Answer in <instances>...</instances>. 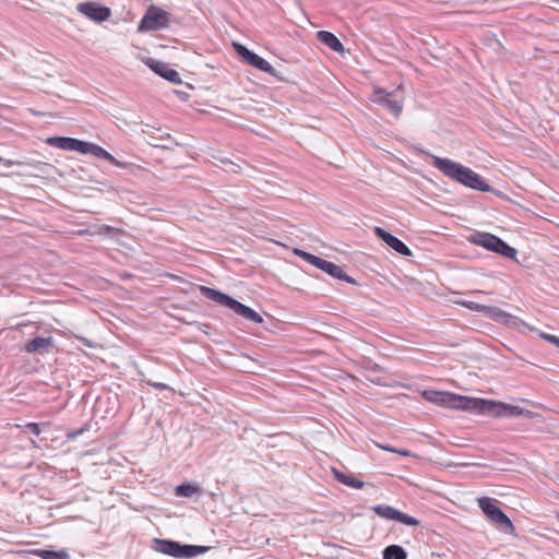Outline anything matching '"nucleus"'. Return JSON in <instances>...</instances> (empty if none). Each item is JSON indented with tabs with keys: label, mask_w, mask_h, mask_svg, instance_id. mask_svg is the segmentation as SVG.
I'll list each match as a JSON object with an SVG mask.
<instances>
[{
	"label": "nucleus",
	"mask_w": 559,
	"mask_h": 559,
	"mask_svg": "<svg viewBox=\"0 0 559 559\" xmlns=\"http://www.w3.org/2000/svg\"><path fill=\"white\" fill-rule=\"evenodd\" d=\"M372 511L382 519L396 521L408 526H417L420 524L417 519L388 504H377L372 507Z\"/></svg>",
	"instance_id": "obj_10"
},
{
	"label": "nucleus",
	"mask_w": 559,
	"mask_h": 559,
	"mask_svg": "<svg viewBox=\"0 0 559 559\" xmlns=\"http://www.w3.org/2000/svg\"><path fill=\"white\" fill-rule=\"evenodd\" d=\"M234 48L238 56H240L248 64L263 71L267 74L275 75V69L265 59L257 55L255 52L248 49L246 46L239 43H234Z\"/></svg>",
	"instance_id": "obj_9"
},
{
	"label": "nucleus",
	"mask_w": 559,
	"mask_h": 559,
	"mask_svg": "<svg viewBox=\"0 0 559 559\" xmlns=\"http://www.w3.org/2000/svg\"><path fill=\"white\" fill-rule=\"evenodd\" d=\"M2 162V157L0 156V163Z\"/></svg>",
	"instance_id": "obj_37"
},
{
	"label": "nucleus",
	"mask_w": 559,
	"mask_h": 559,
	"mask_svg": "<svg viewBox=\"0 0 559 559\" xmlns=\"http://www.w3.org/2000/svg\"><path fill=\"white\" fill-rule=\"evenodd\" d=\"M431 159L433 167H436L450 179L455 180L474 190L483 192L491 190L490 186L485 181V179L475 171H473L471 168L465 167L451 159L439 157L436 155H432Z\"/></svg>",
	"instance_id": "obj_1"
},
{
	"label": "nucleus",
	"mask_w": 559,
	"mask_h": 559,
	"mask_svg": "<svg viewBox=\"0 0 559 559\" xmlns=\"http://www.w3.org/2000/svg\"><path fill=\"white\" fill-rule=\"evenodd\" d=\"M424 397L437 405H442L451 408L474 412L476 397H468L456 395L454 393L449 392H440V391H425Z\"/></svg>",
	"instance_id": "obj_5"
},
{
	"label": "nucleus",
	"mask_w": 559,
	"mask_h": 559,
	"mask_svg": "<svg viewBox=\"0 0 559 559\" xmlns=\"http://www.w3.org/2000/svg\"><path fill=\"white\" fill-rule=\"evenodd\" d=\"M460 304L469 310H473L476 312H481V313H484L492 319H496V320H503L504 318L508 317L507 312H504L503 310H501L497 307L485 306V305H480L478 302L469 301V300L462 301Z\"/></svg>",
	"instance_id": "obj_18"
},
{
	"label": "nucleus",
	"mask_w": 559,
	"mask_h": 559,
	"mask_svg": "<svg viewBox=\"0 0 559 559\" xmlns=\"http://www.w3.org/2000/svg\"><path fill=\"white\" fill-rule=\"evenodd\" d=\"M199 290L203 297L216 302L219 306L229 308L237 316L243 318L247 321L257 324H261L263 322V318L255 310L217 289L201 285L199 286Z\"/></svg>",
	"instance_id": "obj_3"
},
{
	"label": "nucleus",
	"mask_w": 559,
	"mask_h": 559,
	"mask_svg": "<svg viewBox=\"0 0 559 559\" xmlns=\"http://www.w3.org/2000/svg\"><path fill=\"white\" fill-rule=\"evenodd\" d=\"M199 290L203 297L216 302L219 306L229 308L237 316L243 318L247 321L257 324H261L263 322V318L255 310L217 289L201 285L199 286Z\"/></svg>",
	"instance_id": "obj_2"
},
{
	"label": "nucleus",
	"mask_w": 559,
	"mask_h": 559,
	"mask_svg": "<svg viewBox=\"0 0 559 559\" xmlns=\"http://www.w3.org/2000/svg\"><path fill=\"white\" fill-rule=\"evenodd\" d=\"M168 13L162 9L151 7L139 24L140 32L158 31L168 26Z\"/></svg>",
	"instance_id": "obj_8"
},
{
	"label": "nucleus",
	"mask_w": 559,
	"mask_h": 559,
	"mask_svg": "<svg viewBox=\"0 0 559 559\" xmlns=\"http://www.w3.org/2000/svg\"><path fill=\"white\" fill-rule=\"evenodd\" d=\"M304 260L309 262L313 266L320 269V266H321V264H322L324 259L307 252V253H305Z\"/></svg>",
	"instance_id": "obj_29"
},
{
	"label": "nucleus",
	"mask_w": 559,
	"mask_h": 559,
	"mask_svg": "<svg viewBox=\"0 0 559 559\" xmlns=\"http://www.w3.org/2000/svg\"><path fill=\"white\" fill-rule=\"evenodd\" d=\"M383 559H406L407 552L400 545H390L382 551Z\"/></svg>",
	"instance_id": "obj_24"
},
{
	"label": "nucleus",
	"mask_w": 559,
	"mask_h": 559,
	"mask_svg": "<svg viewBox=\"0 0 559 559\" xmlns=\"http://www.w3.org/2000/svg\"><path fill=\"white\" fill-rule=\"evenodd\" d=\"M76 9L95 23L105 22L111 16V10L108 7L93 1L79 3Z\"/></svg>",
	"instance_id": "obj_11"
},
{
	"label": "nucleus",
	"mask_w": 559,
	"mask_h": 559,
	"mask_svg": "<svg viewBox=\"0 0 559 559\" xmlns=\"http://www.w3.org/2000/svg\"><path fill=\"white\" fill-rule=\"evenodd\" d=\"M542 337L544 340L548 341L549 343L555 344L556 346L559 347V337L558 336L544 333V334H542Z\"/></svg>",
	"instance_id": "obj_32"
},
{
	"label": "nucleus",
	"mask_w": 559,
	"mask_h": 559,
	"mask_svg": "<svg viewBox=\"0 0 559 559\" xmlns=\"http://www.w3.org/2000/svg\"><path fill=\"white\" fill-rule=\"evenodd\" d=\"M47 144L64 151L80 152L83 154L85 141L68 138V136H51L46 140Z\"/></svg>",
	"instance_id": "obj_14"
},
{
	"label": "nucleus",
	"mask_w": 559,
	"mask_h": 559,
	"mask_svg": "<svg viewBox=\"0 0 559 559\" xmlns=\"http://www.w3.org/2000/svg\"><path fill=\"white\" fill-rule=\"evenodd\" d=\"M373 231L379 239H381L385 245H388L397 253L404 257L412 255L411 249L397 237L393 236L392 234H390L389 231L384 230L381 227H374Z\"/></svg>",
	"instance_id": "obj_13"
},
{
	"label": "nucleus",
	"mask_w": 559,
	"mask_h": 559,
	"mask_svg": "<svg viewBox=\"0 0 559 559\" xmlns=\"http://www.w3.org/2000/svg\"><path fill=\"white\" fill-rule=\"evenodd\" d=\"M146 64L152 71L165 80L171 83H181L179 73L176 70L169 68L165 62L150 58L147 59Z\"/></svg>",
	"instance_id": "obj_15"
},
{
	"label": "nucleus",
	"mask_w": 559,
	"mask_h": 559,
	"mask_svg": "<svg viewBox=\"0 0 559 559\" xmlns=\"http://www.w3.org/2000/svg\"><path fill=\"white\" fill-rule=\"evenodd\" d=\"M83 154H91L97 158H102V159H105V160H108L110 164L119 167V168H127L128 167V164L127 163H123V162H120L118 160L114 155H111L109 152H107L105 148H103L102 146L95 144V143H92V142H86L85 141V146H84V152Z\"/></svg>",
	"instance_id": "obj_16"
},
{
	"label": "nucleus",
	"mask_w": 559,
	"mask_h": 559,
	"mask_svg": "<svg viewBox=\"0 0 559 559\" xmlns=\"http://www.w3.org/2000/svg\"><path fill=\"white\" fill-rule=\"evenodd\" d=\"M26 427L36 436L40 433L39 425L36 423H29L26 425Z\"/></svg>",
	"instance_id": "obj_33"
},
{
	"label": "nucleus",
	"mask_w": 559,
	"mask_h": 559,
	"mask_svg": "<svg viewBox=\"0 0 559 559\" xmlns=\"http://www.w3.org/2000/svg\"><path fill=\"white\" fill-rule=\"evenodd\" d=\"M41 559H70V555L66 550H40Z\"/></svg>",
	"instance_id": "obj_25"
},
{
	"label": "nucleus",
	"mask_w": 559,
	"mask_h": 559,
	"mask_svg": "<svg viewBox=\"0 0 559 559\" xmlns=\"http://www.w3.org/2000/svg\"><path fill=\"white\" fill-rule=\"evenodd\" d=\"M147 385L156 389V390H159V391H163V390H169V385L165 384V383H162V382H155V381H151V380H147L145 381Z\"/></svg>",
	"instance_id": "obj_31"
},
{
	"label": "nucleus",
	"mask_w": 559,
	"mask_h": 559,
	"mask_svg": "<svg viewBox=\"0 0 559 559\" xmlns=\"http://www.w3.org/2000/svg\"><path fill=\"white\" fill-rule=\"evenodd\" d=\"M319 270L325 272L326 274H329L330 276H332L334 278L344 281L346 283H350V284L356 283L355 280L353 277L348 276L340 265H337L331 261L323 260Z\"/></svg>",
	"instance_id": "obj_20"
},
{
	"label": "nucleus",
	"mask_w": 559,
	"mask_h": 559,
	"mask_svg": "<svg viewBox=\"0 0 559 559\" xmlns=\"http://www.w3.org/2000/svg\"><path fill=\"white\" fill-rule=\"evenodd\" d=\"M332 473L337 481L352 488L361 489L365 483L355 478L350 474L343 473L335 467H332Z\"/></svg>",
	"instance_id": "obj_22"
},
{
	"label": "nucleus",
	"mask_w": 559,
	"mask_h": 559,
	"mask_svg": "<svg viewBox=\"0 0 559 559\" xmlns=\"http://www.w3.org/2000/svg\"><path fill=\"white\" fill-rule=\"evenodd\" d=\"M180 548L181 544L179 542L160 538L154 539V549L160 554L180 559Z\"/></svg>",
	"instance_id": "obj_19"
},
{
	"label": "nucleus",
	"mask_w": 559,
	"mask_h": 559,
	"mask_svg": "<svg viewBox=\"0 0 559 559\" xmlns=\"http://www.w3.org/2000/svg\"><path fill=\"white\" fill-rule=\"evenodd\" d=\"M478 507L487 519L501 532L513 534L515 527L506 513L497 506V500L483 497L478 499Z\"/></svg>",
	"instance_id": "obj_6"
},
{
	"label": "nucleus",
	"mask_w": 559,
	"mask_h": 559,
	"mask_svg": "<svg viewBox=\"0 0 559 559\" xmlns=\"http://www.w3.org/2000/svg\"><path fill=\"white\" fill-rule=\"evenodd\" d=\"M295 254H297L298 257L300 258H305V253H307L306 251L301 250V249H295L294 250Z\"/></svg>",
	"instance_id": "obj_34"
},
{
	"label": "nucleus",
	"mask_w": 559,
	"mask_h": 559,
	"mask_svg": "<svg viewBox=\"0 0 559 559\" xmlns=\"http://www.w3.org/2000/svg\"><path fill=\"white\" fill-rule=\"evenodd\" d=\"M211 549L209 546H199V545H183L181 544V548L179 549L180 559L181 558H193L199 555H203Z\"/></svg>",
	"instance_id": "obj_23"
},
{
	"label": "nucleus",
	"mask_w": 559,
	"mask_h": 559,
	"mask_svg": "<svg viewBox=\"0 0 559 559\" xmlns=\"http://www.w3.org/2000/svg\"><path fill=\"white\" fill-rule=\"evenodd\" d=\"M115 231H116V228L108 226V225H102L98 227V229L94 234L110 236Z\"/></svg>",
	"instance_id": "obj_30"
},
{
	"label": "nucleus",
	"mask_w": 559,
	"mask_h": 559,
	"mask_svg": "<svg viewBox=\"0 0 559 559\" xmlns=\"http://www.w3.org/2000/svg\"><path fill=\"white\" fill-rule=\"evenodd\" d=\"M53 346H55V341L51 336H48V337L36 336L25 344L24 350L27 354H36V353L45 354V353H48L50 349H52Z\"/></svg>",
	"instance_id": "obj_17"
},
{
	"label": "nucleus",
	"mask_w": 559,
	"mask_h": 559,
	"mask_svg": "<svg viewBox=\"0 0 559 559\" xmlns=\"http://www.w3.org/2000/svg\"><path fill=\"white\" fill-rule=\"evenodd\" d=\"M304 260L309 262L313 266L320 269V266H321V264H322L324 259L307 252V253H305Z\"/></svg>",
	"instance_id": "obj_27"
},
{
	"label": "nucleus",
	"mask_w": 559,
	"mask_h": 559,
	"mask_svg": "<svg viewBox=\"0 0 559 559\" xmlns=\"http://www.w3.org/2000/svg\"><path fill=\"white\" fill-rule=\"evenodd\" d=\"M469 241L506 258L515 259L518 251L498 236L478 231L469 237Z\"/></svg>",
	"instance_id": "obj_7"
},
{
	"label": "nucleus",
	"mask_w": 559,
	"mask_h": 559,
	"mask_svg": "<svg viewBox=\"0 0 559 559\" xmlns=\"http://www.w3.org/2000/svg\"><path fill=\"white\" fill-rule=\"evenodd\" d=\"M378 95L376 102L379 103L382 107L388 109L394 117H399L402 112V97L400 94V88L395 90L392 93L385 92L384 90L376 91Z\"/></svg>",
	"instance_id": "obj_12"
},
{
	"label": "nucleus",
	"mask_w": 559,
	"mask_h": 559,
	"mask_svg": "<svg viewBox=\"0 0 559 559\" xmlns=\"http://www.w3.org/2000/svg\"><path fill=\"white\" fill-rule=\"evenodd\" d=\"M304 260L309 262L313 266L320 269V266H321V264H322L324 259L307 252V253H305Z\"/></svg>",
	"instance_id": "obj_28"
},
{
	"label": "nucleus",
	"mask_w": 559,
	"mask_h": 559,
	"mask_svg": "<svg viewBox=\"0 0 559 559\" xmlns=\"http://www.w3.org/2000/svg\"><path fill=\"white\" fill-rule=\"evenodd\" d=\"M318 38L330 49L335 52L344 51V46L341 40L331 32L328 31H319L317 33Z\"/></svg>",
	"instance_id": "obj_21"
},
{
	"label": "nucleus",
	"mask_w": 559,
	"mask_h": 559,
	"mask_svg": "<svg viewBox=\"0 0 559 559\" xmlns=\"http://www.w3.org/2000/svg\"><path fill=\"white\" fill-rule=\"evenodd\" d=\"M396 453L404 455V456L411 455V452L408 450H397Z\"/></svg>",
	"instance_id": "obj_36"
},
{
	"label": "nucleus",
	"mask_w": 559,
	"mask_h": 559,
	"mask_svg": "<svg viewBox=\"0 0 559 559\" xmlns=\"http://www.w3.org/2000/svg\"><path fill=\"white\" fill-rule=\"evenodd\" d=\"M199 491V488L190 484H181L176 487V495L179 497L190 498Z\"/></svg>",
	"instance_id": "obj_26"
},
{
	"label": "nucleus",
	"mask_w": 559,
	"mask_h": 559,
	"mask_svg": "<svg viewBox=\"0 0 559 559\" xmlns=\"http://www.w3.org/2000/svg\"><path fill=\"white\" fill-rule=\"evenodd\" d=\"M474 408L478 414H491L496 417H531L533 413L516 405H510L502 402H495L484 399H476Z\"/></svg>",
	"instance_id": "obj_4"
},
{
	"label": "nucleus",
	"mask_w": 559,
	"mask_h": 559,
	"mask_svg": "<svg viewBox=\"0 0 559 559\" xmlns=\"http://www.w3.org/2000/svg\"><path fill=\"white\" fill-rule=\"evenodd\" d=\"M383 450L385 451H389V452H393V453H396L397 449H394L392 447H389V445H383L381 447Z\"/></svg>",
	"instance_id": "obj_35"
}]
</instances>
